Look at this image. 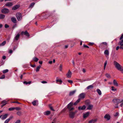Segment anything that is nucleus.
<instances>
[{"label":"nucleus","instance_id":"obj_1","mask_svg":"<svg viewBox=\"0 0 123 123\" xmlns=\"http://www.w3.org/2000/svg\"><path fill=\"white\" fill-rule=\"evenodd\" d=\"M73 105V103L71 102L68 105L67 107L69 111V116L70 118L73 119L74 118L75 114L78 112V111L76 110L74 112L72 111L74 109V108L72 107Z\"/></svg>","mask_w":123,"mask_h":123},{"label":"nucleus","instance_id":"obj_2","mask_svg":"<svg viewBox=\"0 0 123 123\" xmlns=\"http://www.w3.org/2000/svg\"><path fill=\"white\" fill-rule=\"evenodd\" d=\"M113 64L116 68L120 71H121L122 69L123 68V67L121 65L116 61H115L114 62Z\"/></svg>","mask_w":123,"mask_h":123},{"label":"nucleus","instance_id":"obj_3","mask_svg":"<svg viewBox=\"0 0 123 123\" xmlns=\"http://www.w3.org/2000/svg\"><path fill=\"white\" fill-rule=\"evenodd\" d=\"M9 10L7 8H4L1 10V12L3 14H6L9 12Z\"/></svg>","mask_w":123,"mask_h":123},{"label":"nucleus","instance_id":"obj_4","mask_svg":"<svg viewBox=\"0 0 123 123\" xmlns=\"http://www.w3.org/2000/svg\"><path fill=\"white\" fill-rule=\"evenodd\" d=\"M16 17L18 20L20 21L22 19V14L20 13H17L16 15Z\"/></svg>","mask_w":123,"mask_h":123},{"label":"nucleus","instance_id":"obj_5","mask_svg":"<svg viewBox=\"0 0 123 123\" xmlns=\"http://www.w3.org/2000/svg\"><path fill=\"white\" fill-rule=\"evenodd\" d=\"M85 93H82L80 94L78 96L79 99L77 100L83 99L85 98Z\"/></svg>","mask_w":123,"mask_h":123},{"label":"nucleus","instance_id":"obj_6","mask_svg":"<svg viewBox=\"0 0 123 123\" xmlns=\"http://www.w3.org/2000/svg\"><path fill=\"white\" fill-rule=\"evenodd\" d=\"M21 34L22 35H24L28 37H29L30 36L29 34L26 31H22L21 32Z\"/></svg>","mask_w":123,"mask_h":123},{"label":"nucleus","instance_id":"obj_7","mask_svg":"<svg viewBox=\"0 0 123 123\" xmlns=\"http://www.w3.org/2000/svg\"><path fill=\"white\" fill-rule=\"evenodd\" d=\"M118 44L120 45V49H123V39L121 40L118 43Z\"/></svg>","mask_w":123,"mask_h":123},{"label":"nucleus","instance_id":"obj_8","mask_svg":"<svg viewBox=\"0 0 123 123\" xmlns=\"http://www.w3.org/2000/svg\"><path fill=\"white\" fill-rule=\"evenodd\" d=\"M72 73L70 70H69L68 72L66 74L67 77L68 78H71L72 76Z\"/></svg>","mask_w":123,"mask_h":123},{"label":"nucleus","instance_id":"obj_9","mask_svg":"<svg viewBox=\"0 0 123 123\" xmlns=\"http://www.w3.org/2000/svg\"><path fill=\"white\" fill-rule=\"evenodd\" d=\"M120 103L121 104L120 105V106H121L122 107L123 105V100H121V101H120V102H118L117 104H116V106L115 107L116 108H118V105Z\"/></svg>","mask_w":123,"mask_h":123},{"label":"nucleus","instance_id":"obj_10","mask_svg":"<svg viewBox=\"0 0 123 123\" xmlns=\"http://www.w3.org/2000/svg\"><path fill=\"white\" fill-rule=\"evenodd\" d=\"M13 5V3L12 2H9L6 3L4 5V6L10 7L12 6Z\"/></svg>","mask_w":123,"mask_h":123},{"label":"nucleus","instance_id":"obj_11","mask_svg":"<svg viewBox=\"0 0 123 123\" xmlns=\"http://www.w3.org/2000/svg\"><path fill=\"white\" fill-rule=\"evenodd\" d=\"M104 118L105 119H106L107 120H109L111 118V116L109 114H106L104 116Z\"/></svg>","mask_w":123,"mask_h":123},{"label":"nucleus","instance_id":"obj_12","mask_svg":"<svg viewBox=\"0 0 123 123\" xmlns=\"http://www.w3.org/2000/svg\"><path fill=\"white\" fill-rule=\"evenodd\" d=\"M86 106L84 105H83L82 106H79L78 107V109L79 110H83L85 109L86 108Z\"/></svg>","mask_w":123,"mask_h":123},{"label":"nucleus","instance_id":"obj_13","mask_svg":"<svg viewBox=\"0 0 123 123\" xmlns=\"http://www.w3.org/2000/svg\"><path fill=\"white\" fill-rule=\"evenodd\" d=\"M20 7L19 5H17L13 6L12 8V9L13 10H15L17 9Z\"/></svg>","mask_w":123,"mask_h":123},{"label":"nucleus","instance_id":"obj_14","mask_svg":"<svg viewBox=\"0 0 123 123\" xmlns=\"http://www.w3.org/2000/svg\"><path fill=\"white\" fill-rule=\"evenodd\" d=\"M7 101H6V100H3L1 103V104H3L1 106V108L3 107L7 103Z\"/></svg>","mask_w":123,"mask_h":123},{"label":"nucleus","instance_id":"obj_15","mask_svg":"<svg viewBox=\"0 0 123 123\" xmlns=\"http://www.w3.org/2000/svg\"><path fill=\"white\" fill-rule=\"evenodd\" d=\"M76 91L74 90L73 91H71L70 92L69 95L70 96H72L76 92Z\"/></svg>","mask_w":123,"mask_h":123},{"label":"nucleus","instance_id":"obj_16","mask_svg":"<svg viewBox=\"0 0 123 123\" xmlns=\"http://www.w3.org/2000/svg\"><path fill=\"white\" fill-rule=\"evenodd\" d=\"M89 112H87L86 113L84 114L83 117L84 118H85L87 117L89 115Z\"/></svg>","mask_w":123,"mask_h":123},{"label":"nucleus","instance_id":"obj_17","mask_svg":"<svg viewBox=\"0 0 123 123\" xmlns=\"http://www.w3.org/2000/svg\"><path fill=\"white\" fill-rule=\"evenodd\" d=\"M20 37V34H17L15 37L14 40L16 41L18 40Z\"/></svg>","mask_w":123,"mask_h":123},{"label":"nucleus","instance_id":"obj_18","mask_svg":"<svg viewBox=\"0 0 123 123\" xmlns=\"http://www.w3.org/2000/svg\"><path fill=\"white\" fill-rule=\"evenodd\" d=\"M104 54L105 55H106V56L107 57V56H108L109 54V53L108 50H105L104 52Z\"/></svg>","mask_w":123,"mask_h":123},{"label":"nucleus","instance_id":"obj_19","mask_svg":"<svg viewBox=\"0 0 123 123\" xmlns=\"http://www.w3.org/2000/svg\"><path fill=\"white\" fill-rule=\"evenodd\" d=\"M11 20L12 22L14 23H16L17 20L16 18H11Z\"/></svg>","mask_w":123,"mask_h":123},{"label":"nucleus","instance_id":"obj_20","mask_svg":"<svg viewBox=\"0 0 123 123\" xmlns=\"http://www.w3.org/2000/svg\"><path fill=\"white\" fill-rule=\"evenodd\" d=\"M50 113V112L49 111H47L43 113V114L44 115H46L47 116L49 115Z\"/></svg>","mask_w":123,"mask_h":123},{"label":"nucleus","instance_id":"obj_21","mask_svg":"<svg viewBox=\"0 0 123 123\" xmlns=\"http://www.w3.org/2000/svg\"><path fill=\"white\" fill-rule=\"evenodd\" d=\"M93 107V105H89L87 107V109L89 110H91L92 109Z\"/></svg>","mask_w":123,"mask_h":123},{"label":"nucleus","instance_id":"obj_22","mask_svg":"<svg viewBox=\"0 0 123 123\" xmlns=\"http://www.w3.org/2000/svg\"><path fill=\"white\" fill-rule=\"evenodd\" d=\"M113 83L114 86H118V84L117 81L115 80H114L113 81Z\"/></svg>","mask_w":123,"mask_h":123},{"label":"nucleus","instance_id":"obj_23","mask_svg":"<svg viewBox=\"0 0 123 123\" xmlns=\"http://www.w3.org/2000/svg\"><path fill=\"white\" fill-rule=\"evenodd\" d=\"M8 114H5L3 116H2V117L1 119L2 120H4L7 117Z\"/></svg>","mask_w":123,"mask_h":123},{"label":"nucleus","instance_id":"obj_24","mask_svg":"<svg viewBox=\"0 0 123 123\" xmlns=\"http://www.w3.org/2000/svg\"><path fill=\"white\" fill-rule=\"evenodd\" d=\"M35 4V3L34 2H32L31 3L29 7V8H32L34 6V5Z\"/></svg>","mask_w":123,"mask_h":123},{"label":"nucleus","instance_id":"obj_25","mask_svg":"<svg viewBox=\"0 0 123 123\" xmlns=\"http://www.w3.org/2000/svg\"><path fill=\"white\" fill-rule=\"evenodd\" d=\"M96 91L98 92V93L99 95H101L102 94L101 91L99 89H97L96 90Z\"/></svg>","mask_w":123,"mask_h":123},{"label":"nucleus","instance_id":"obj_26","mask_svg":"<svg viewBox=\"0 0 123 123\" xmlns=\"http://www.w3.org/2000/svg\"><path fill=\"white\" fill-rule=\"evenodd\" d=\"M38 102V100H34V101L32 102V104L34 106H35L36 105V103Z\"/></svg>","mask_w":123,"mask_h":123},{"label":"nucleus","instance_id":"obj_27","mask_svg":"<svg viewBox=\"0 0 123 123\" xmlns=\"http://www.w3.org/2000/svg\"><path fill=\"white\" fill-rule=\"evenodd\" d=\"M96 121V120H93L92 119L89 121L88 123H94Z\"/></svg>","mask_w":123,"mask_h":123},{"label":"nucleus","instance_id":"obj_28","mask_svg":"<svg viewBox=\"0 0 123 123\" xmlns=\"http://www.w3.org/2000/svg\"><path fill=\"white\" fill-rule=\"evenodd\" d=\"M31 81H29L28 82H27L26 81H24L23 82V83L24 84H25L26 85H27V84H31Z\"/></svg>","mask_w":123,"mask_h":123},{"label":"nucleus","instance_id":"obj_29","mask_svg":"<svg viewBox=\"0 0 123 123\" xmlns=\"http://www.w3.org/2000/svg\"><path fill=\"white\" fill-rule=\"evenodd\" d=\"M58 77L56 78V81L57 82H60L61 83L60 84H61L62 82V81L61 79H58Z\"/></svg>","mask_w":123,"mask_h":123},{"label":"nucleus","instance_id":"obj_30","mask_svg":"<svg viewBox=\"0 0 123 123\" xmlns=\"http://www.w3.org/2000/svg\"><path fill=\"white\" fill-rule=\"evenodd\" d=\"M41 67V65H39L37 67L36 69V71L37 72L39 71L40 68Z\"/></svg>","mask_w":123,"mask_h":123},{"label":"nucleus","instance_id":"obj_31","mask_svg":"<svg viewBox=\"0 0 123 123\" xmlns=\"http://www.w3.org/2000/svg\"><path fill=\"white\" fill-rule=\"evenodd\" d=\"M5 17V15L3 14H1L0 15V19H3Z\"/></svg>","mask_w":123,"mask_h":123},{"label":"nucleus","instance_id":"obj_32","mask_svg":"<svg viewBox=\"0 0 123 123\" xmlns=\"http://www.w3.org/2000/svg\"><path fill=\"white\" fill-rule=\"evenodd\" d=\"M93 87V86L92 85H90L88 86L87 87V89H89L90 88H92Z\"/></svg>","mask_w":123,"mask_h":123},{"label":"nucleus","instance_id":"obj_33","mask_svg":"<svg viewBox=\"0 0 123 123\" xmlns=\"http://www.w3.org/2000/svg\"><path fill=\"white\" fill-rule=\"evenodd\" d=\"M6 41H4L2 42L0 44V46H4L6 44Z\"/></svg>","mask_w":123,"mask_h":123},{"label":"nucleus","instance_id":"obj_34","mask_svg":"<svg viewBox=\"0 0 123 123\" xmlns=\"http://www.w3.org/2000/svg\"><path fill=\"white\" fill-rule=\"evenodd\" d=\"M107 63V61H105V62L104 64V69L105 70V68L106 66V64Z\"/></svg>","mask_w":123,"mask_h":123},{"label":"nucleus","instance_id":"obj_35","mask_svg":"<svg viewBox=\"0 0 123 123\" xmlns=\"http://www.w3.org/2000/svg\"><path fill=\"white\" fill-rule=\"evenodd\" d=\"M8 72V70L7 69H6L2 71V72L3 73L5 74Z\"/></svg>","mask_w":123,"mask_h":123},{"label":"nucleus","instance_id":"obj_36","mask_svg":"<svg viewBox=\"0 0 123 123\" xmlns=\"http://www.w3.org/2000/svg\"><path fill=\"white\" fill-rule=\"evenodd\" d=\"M33 61H35V62H37L38 61V59L36 57H34L33 58Z\"/></svg>","mask_w":123,"mask_h":123},{"label":"nucleus","instance_id":"obj_37","mask_svg":"<svg viewBox=\"0 0 123 123\" xmlns=\"http://www.w3.org/2000/svg\"><path fill=\"white\" fill-rule=\"evenodd\" d=\"M62 64H60L59 67V69L60 71H62Z\"/></svg>","mask_w":123,"mask_h":123},{"label":"nucleus","instance_id":"obj_38","mask_svg":"<svg viewBox=\"0 0 123 123\" xmlns=\"http://www.w3.org/2000/svg\"><path fill=\"white\" fill-rule=\"evenodd\" d=\"M111 90L114 92H115L117 90V89L115 88V87L113 86H112L111 87Z\"/></svg>","mask_w":123,"mask_h":123},{"label":"nucleus","instance_id":"obj_39","mask_svg":"<svg viewBox=\"0 0 123 123\" xmlns=\"http://www.w3.org/2000/svg\"><path fill=\"white\" fill-rule=\"evenodd\" d=\"M80 100H76V101L74 103V105H77L78 103H79Z\"/></svg>","mask_w":123,"mask_h":123},{"label":"nucleus","instance_id":"obj_40","mask_svg":"<svg viewBox=\"0 0 123 123\" xmlns=\"http://www.w3.org/2000/svg\"><path fill=\"white\" fill-rule=\"evenodd\" d=\"M15 110V107H11L9 108L8 110L9 111H13Z\"/></svg>","mask_w":123,"mask_h":123},{"label":"nucleus","instance_id":"obj_41","mask_svg":"<svg viewBox=\"0 0 123 123\" xmlns=\"http://www.w3.org/2000/svg\"><path fill=\"white\" fill-rule=\"evenodd\" d=\"M105 75L108 78H110L111 77V76L110 75L108 74H105Z\"/></svg>","mask_w":123,"mask_h":123},{"label":"nucleus","instance_id":"obj_42","mask_svg":"<svg viewBox=\"0 0 123 123\" xmlns=\"http://www.w3.org/2000/svg\"><path fill=\"white\" fill-rule=\"evenodd\" d=\"M15 109L17 111H19L20 110V108L19 107H15Z\"/></svg>","mask_w":123,"mask_h":123},{"label":"nucleus","instance_id":"obj_43","mask_svg":"<svg viewBox=\"0 0 123 123\" xmlns=\"http://www.w3.org/2000/svg\"><path fill=\"white\" fill-rule=\"evenodd\" d=\"M102 44H104L106 45H107V43L106 42H103L101 43L100 44V45H101Z\"/></svg>","mask_w":123,"mask_h":123},{"label":"nucleus","instance_id":"obj_44","mask_svg":"<svg viewBox=\"0 0 123 123\" xmlns=\"http://www.w3.org/2000/svg\"><path fill=\"white\" fill-rule=\"evenodd\" d=\"M5 78V76L4 75H2L1 77H0V79H4Z\"/></svg>","mask_w":123,"mask_h":123},{"label":"nucleus","instance_id":"obj_45","mask_svg":"<svg viewBox=\"0 0 123 123\" xmlns=\"http://www.w3.org/2000/svg\"><path fill=\"white\" fill-rule=\"evenodd\" d=\"M118 114H119V113L118 112H117L116 114L114 115V116L115 117H117V116H118Z\"/></svg>","mask_w":123,"mask_h":123},{"label":"nucleus","instance_id":"obj_46","mask_svg":"<svg viewBox=\"0 0 123 123\" xmlns=\"http://www.w3.org/2000/svg\"><path fill=\"white\" fill-rule=\"evenodd\" d=\"M68 81L69 83H70V84H72L73 83V81L72 80H68Z\"/></svg>","mask_w":123,"mask_h":123},{"label":"nucleus","instance_id":"obj_47","mask_svg":"<svg viewBox=\"0 0 123 123\" xmlns=\"http://www.w3.org/2000/svg\"><path fill=\"white\" fill-rule=\"evenodd\" d=\"M9 121V119H7L5 122L4 123H8Z\"/></svg>","mask_w":123,"mask_h":123},{"label":"nucleus","instance_id":"obj_48","mask_svg":"<svg viewBox=\"0 0 123 123\" xmlns=\"http://www.w3.org/2000/svg\"><path fill=\"white\" fill-rule=\"evenodd\" d=\"M123 38V33L121 35V36L120 38V40H121Z\"/></svg>","mask_w":123,"mask_h":123},{"label":"nucleus","instance_id":"obj_49","mask_svg":"<svg viewBox=\"0 0 123 123\" xmlns=\"http://www.w3.org/2000/svg\"><path fill=\"white\" fill-rule=\"evenodd\" d=\"M5 27L6 28H8L9 27V25L7 24H5Z\"/></svg>","mask_w":123,"mask_h":123},{"label":"nucleus","instance_id":"obj_50","mask_svg":"<svg viewBox=\"0 0 123 123\" xmlns=\"http://www.w3.org/2000/svg\"><path fill=\"white\" fill-rule=\"evenodd\" d=\"M21 113L20 112V111H18L17 112V114L19 116H20L21 114Z\"/></svg>","mask_w":123,"mask_h":123},{"label":"nucleus","instance_id":"obj_51","mask_svg":"<svg viewBox=\"0 0 123 123\" xmlns=\"http://www.w3.org/2000/svg\"><path fill=\"white\" fill-rule=\"evenodd\" d=\"M20 121L19 120H18L16 121L15 123H20Z\"/></svg>","mask_w":123,"mask_h":123},{"label":"nucleus","instance_id":"obj_52","mask_svg":"<svg viewBox=\"0 0 123 123\" xmlns=\"http://www.w3.org/2000/svg\"><path fill=\"white\" fill-rule=\"evenodd\" d=\"M83 46L85 48H89V47L88 46L84 44L83 45Z\"/></svg>","mask_w":123,"mask_h":123},{"label":"nucleus","instance_id":"obj_53","mask_svg":"<svg viewBox=\"0 0 123 123\" xmlns=\"http://www.w3.org/2000/svg\"><path fill=\"white\" fill-rule=\"evenodd\" d=\"M41 83L43 84H45L47 83V82L44 81H41Z\"/></svg>","mask_w":123,"mask_h":123},{"label":"nucleus","instance_id":"obj_54","mask_svg":"<svg viewBox=\"0 0 123 123\" xmlns=\"http://www.w3.org/2000/svg\"><path fill=\"white\" fill-rule=\"evenodd\" d=\"M94 44L93 43H90L88 44V45L92 46Z\"/></svg>","mask_w":123,"mask_h":123},{"label":"nucleus","instance_id":"obj_55","mask_svg":"<svg viewBox=\"0 0 123 123\" xmlns=\"http://www.w3.org/2000/svg\"><path fill=\"white\" fill-rule=\"evenodd\" d=\"M49 108L51 110H52L53 111H55V110L53 109L52 107L50 106L49 107Z\"/></svg>","mask_w":123,"mask_h":123},{"label":"nucleus","instance_id":"obj_56","mask_svg":"<svg viewBox=\"0 0 123 123\" xmlns=\"http://www.w3.org/2000/svg\"><path fill=\"white\" fill-rule=\"evenodd\" d=\"M119 48H120V47L119 46H117V47L116 48V50H118Z\"/></svg>","mask_w":123,"mask_h":123},{"label":"nucleus","instance_id":"obj_57","mask_svg":"<svg viewBox=\"0 0 123 123\" xmlns=\"http://www.w3.org/2000/svg\"><path fill=\"white\" fill-rule=\"evenodd\" d=\"M23 77V74H21L20 75V78L21 79H22Z\"/></svg>","mask_w":123,"mask_h":123},{"label":"nucleus","instance_id":"obj_58","mask_svg":"<svg viewBox=\"0 0 123 123\" xmlns=\"http://www.w3.org/2000/svg\"><path fill=\"white\" fill-rule=\"evenodd\" d=\"M31 66L32 67H33V68H34V67H35L36 66V65H31Z\"/></svg>","mask_w":123,"mask_h":123},{"label":"nucleus","instance_id":"obj_59","mask_svg":"<svg viewBox=\"0 0 123 123\" xmlns=\"http://www.w3.org/2000/svg\"><path fill=\"white\" fill-rule=\"evenodd\" d=\"M2 59H4L5 60L6 59V56H4L2 57Z\"/></svg>","mask_w":123,"mask_h":123},{"label":"nucleus","instance_id":"obj_60","mask_svg":"<svg viewBox=\"0 0 123 123\" xmlns=\"http://www.w3.org/2000/svg\"><path fill=\"white\" fill-rule=\"evenodd\" d=\"M3 26L2 24H0V28H2Z\"/></svg>","mask_w":123,"mask_h":123},{"label":"nucleus","instance_id":"obj_61","mask_svg":"<svg viewBox=\"0 0 123 123\" xmlns=\"http://www.w3.org/2000/svg\"><path fill=\"white\" fill-rule=\"evenodd\" d=\"M13 118V117L12 116H11L9 118H8V119H9V120L12 119Z\"/></svg>","mask_w":123,"mask_h":123},{"label":"nucleus","instance_id":"obj_62","mask_svg":"<svg viewBox=\"0 0 123 123\" xmlns=\"http://www.w3.org/2000/svg\"><path fill=\"white\" fill-rule=\"evenodd\" d=\"M83 72V73H85L86 72V70L84 69H83L82 70Z\"/></svg>","mask_w":123,"mask_h":123},{"label":"nucleus","instance_id":"obj_63","mask_svg":"<svg viewBox=\"0 0 123 123\" xmlns=\"http://www.w3.org/2000/svg\"><path fill=\"white\" fill-rule=\"evenodd\" d=\"M39 62L41 64H42V61H39Z\"/></svg>","mask_w":123,"mask_h":123},{"label":"nucleus","instance_id":"obj_64","mask_svg":"<svg viewBox=\"0 0 123 123\" xmlns=\"http://www.w3.org/2000/svg\"><path fill=\"white\" fill-rule=\"evenodd\" d=\"M121 71V73L123 74V68L122 69Z\"/></svg>","mask_w":123,"mask_h":123}]
</instances>
